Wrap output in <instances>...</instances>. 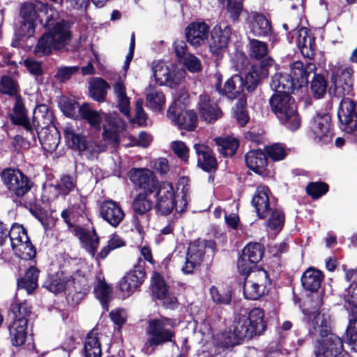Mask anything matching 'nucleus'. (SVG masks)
<instances>
[{"label":"nucleus","instance_id":"62","mask_svg":"<svg viewBox=\"0 0 357 357\" xmlns=\"http://www.w3.org/2000/svg\"><path fill=\"white\" fill-rule=\"evenodd\" d=\"M243 9L242 0H227V10L232 20H238Z\"/></svg>","mask_w":357,"mask_h":357},{"label":"nucleus","instance_id":"15","mask_svg":"<svg viewBox=\"0 0 357 357\" xmlns=\"http://www.w3.org/2000/svg\"><path fill=\"white\" fill-rule=\"evenodd\" d=\"M130 181L146 193L151 194L158 188V181L154 173L146 168H133L130 171Z\"/></svg>","mask_w":357,"mask_h":357},{"label":"nucleus","instance_id":"53","mask_svg":"<svg viewBox=\"0 0 357 357\" xmlns=\"http://www.w3.org/2000/svg\"><path fill=\"white\" fill-rule=\"evenodd\" d=\"M18 85L11 77L4 75L0 80V91L9 96H17Z\"/></svg>","mask_w":357,"mask_h":357},{"label":"nucleus","instance_id":"25","mask_svg":"<svg viewBox=\"0 0 357 357\" xmlns=\"http://www.w3.org/2000/svg\"><path fill=\"white\" fill-rule=\"evenodd\" d=\"M315 68L314 64L311 62L304 65L303 62L297 61L291 64L289 76L294 82L296 89L307 84L309 75L313 73Z\"/></svg>","mask_w":357,"mask_h":357},{"label":"nucleus","instance_id":"61","mask_svg":"<svg viewBox=\"0 0 357 357\" xmlns=\"http://www.w3.org/2000/svg\"><path fill=\"white\" fill-rule=\"evenodd\" d=\"M40 141L45 151L52 152L56 149L59 143V138L57 135L47 134L43 137H40Z\"/></svg>","mask_w":357,"mask_h":357},{"label":"nucleus","instance_id":"42","mask_svg":"<svg viewBox=\"0 0 357 357\" xmlns=\"http://www.w3.org/2000/svg\"><path fill=\"white\" fill-rule=\"evenodd\" d=\"M218 151L225 156H231L238 146V141L232 137H219L215 139Z\"/></svg>","mask_w":357,"mask_h":357},{"label":"nucleus","instance_id":"21","mask_svg":"<svg viewBox=\"0 0 357 357\" xmlns=\"http://www.w3.org/2000/svg\"><path fill=\"white\" fill-rule=\"evenodd\" d=\"M185 32L187 41L194 47H199L208 40L209 26L204 22H194L185 28Z\"/></svg>","mask_w":357,"mask_h":357},{"label":"nucleus","instance_id":"58","mask_svg":"<svg viewBox=\"0 0 357 357\" xmlns=\"http://www.w3.org/2000/svg\"><path fill=\"white\" fill-rule=\"evenodd\" d=\"M211 298L214 303L221 305L229 304L231 301V293L229 291H219L215 287L210 288Z\"/></svg>","mask_w":357,"mask_h":357},{"label":"nucleus","instance_id":"36","mask_svg":"<svg viewBox=\"0 0 357 357\" xmlns=\"http://www.w3.org/2000/svg\"><path fill=\"white\" fill-rule=\"evenodd\" d=\"M63 134L67 144L73 149L80 152L89 149V144L85 137L77 133L73 127L66 126L63 130Z\"/></svg>","mask_w":357,"mask_h":357},{"label":"nucleus","instance_id":"43","mask_svg":"<svg viewBox=\"0 0 357 357\" xmlns=\"http://www.w3.org/2000/svg\"><path fill=\"white\" fill-rule=\"evenodd\" d=\"M8 236L10 238L13 250L29 240L26 229L22 225L17 224L12 226L8 231Z\"/></svg>","mask_w":357,"mask_h":357},{"label":"nucleus","instance_id":"22","mask_svg":"<svg viewBox=\"0 0 357 357\" xmlns=\"http://www.w3.org/2000/svg\"><path fill=\"white\" fill-rule=\"evenodd\" d=\"M269 189L264 185L259 186L252 199V205L255 208L257 216L264 219L273 208L268 197Z\"/></svg>","mask_w":357,"mask_h":357},{"label":"nucleus","instance_id":"54","mask_svg":"<svg viewBox=\"0 0 357 357\" xmlns=\"http://www.w3.org/2000/svg\"><path fill=\"white\" fill-rule=\"evenodd\" d=\"M346 340L351 349L357 352V320H349L346 330Z\"/></svg>","mask_w":357,"mask_h":357},{"label":"nucleus","instance_id":"55","mask_svg":"<svg viewBox=\"0 0 357 357\" xmlns=\"http://www.w3.org/2000/svg\"><path fill=\"white\" fill-rule=\"evenodd\" d=\"M40 4L39 2L24 3L21 8L20 14L23 21L36 22L37 20V7Z\"/></svg>","mask_w":357,"mask_h":357},{"label":"nucleus","instance_id":"41","mask_svg":"<svg viewBox=\"0 0 357 357\" xmlns=\"http://www.w3.org/2000/svg\"><path fill=\"white\" fill-rule=\"evenodd\" d=\"M346 278L348 280L353 278L354 279L356 278L357 271H348L346 273ZM347 291V298H346V301L351 306V311L355 317L354 320H357V282L355 284H351Z\"/></svg>","mask_w":357,"mask_h":357},{"label":"nucleus","instance_id":"20","mask_svg":"<svg viewBox=\"0 0 357 357\" xmlns=\"http://www.w3.org/2000/svg\"><path fill=\"white\" fill-rule=\"evenodd\" d=\"M273 60L268 58L266 61L259 64L252 65L245 78L244 79V86L248 91H253L257 86L259 81L267 77L268 75V66H272Z\"/></svg>","mask_w":357,"mask_h":357},{"label":"nucleus","instance_id":"11","mask_svg":"<svg viewBox=\"0 0 357 357\" xmlns=\"http://www.w3.org/2000/svg\"><path fill=\"white\" fill-rule=\"evenodd\" d=\"M3 184L17 197H22L31 188L29 178L19 169H6L1 174Z\"/></svg>","mask_w":357,"mask_h":357},{"label":"nucleus","instance_id":"40","mask_svg":"<svg viewBox=\"0 0 357 357\" xmlns=\"http://www.w3.org/2000/svg\"><path fill=\"white\" fill-rule=\"evenodd\" d=\"M38 271L33 266L30 267L24 278L17 281L19 289H24L28 294H31L38 287Z\"/></svg>","mask_w":357,"mask_h":357},{"label":"nucleus","instance_id":"30","mask_svg":"<svg viewBox=\"0 0 357 357\" xmlns=\"http://www.w3.org/2000/svg\"><path fill=\"white\" fill-rule=\"evenodd\" d=\"M245 160L248 167L257 174L264 175L266 170L267 158L260 150H252L246 153Z\"/></svg>","mask_w":357,"mask_h":357},{"label":"nucleus","instance_id":"38","mask_svg":"<svg viewBox=\"0 0 357 357\" xmlns=\"http://www.w3.org/2000/svg\"><path fill=\"white\" fill-rule=\"evenodd\" d=\"M114 91L116 96L117 107L125 116L130 114V99L126 95V86L121 81L114 84Z\"/></svg>","mask_w":357,"mask_h":357},{"label":"nucleus","instance_id":"57","mask_svg":"<svg viewBox=\"0 0 357 357\" xmlns=\"http://www.w3.org/2000/svg\"><path fill=\"white\" fill-rule=\"evenodd\" d=\"M31 307L26 303H17L13 306L12 315L13 319L28 320L27 317L31 314Z\"/></svg>","mask_w":357,"mask_h":357},{"label":"nucleus","instance_id":"51","mask_svg":"<svg viewBox=\"0 0 357 357\" xmlns=\"http://www.w3.org/2000/svg\"><path fill=\"white\" fill-rule=\"evenodd\" d=\"M15 254L24 260H30L36 255V250L29 239L13 250Z\"/></svg>","mask_w":357,"mask_h":357},{"label":"nucleus","instance_id":"45","mask_svg":"<svg viewBox=\"0 0 357 357\" xmlns=\"http://www.w3.org/2000/svg\"><path fill=\"white\" fill-rule=\"evenodd\" d=\"M146 194L137 195L132 202V208L139 215L146 214L152 208L153 203L148 199Z\"/></svg>","mask_w":357,"mask_h":357},{"label":"nucleus","instance_id":"48","mask_svg":"<svg viewBox=\"0 0 357 357\" xmlns=\"http://www.w3.org/2000/svg\"><path fill=\"white\" fill-rule=\"evenodd\" d=\"M251 262L257 263L263 255L261 245L257 243H249L243 250L242 255Z\"/></svg>","mask_w":357,"mask_h":357},{"label":"nucleus","instance_id":"27","mask_svg":"<svg viewBox=\"0 0 357 357\" xmlns=\"http://www.w3.org/2000/svg\"><path fill=\"white\" fill-rule=\"evenodd\" d=\"M198 105L200 115L205 121L211 123L220 116L221 112L211 96L206 93L200 95Z\"/></svg>","mask_w":357,"mask_h":357},{"label":"nucleus","instance_id":"19","mask_svg":"<svg viewBox=\"0 0 357 357\" xmlns=\"http://www.w3.org/2000/svg\"><path fill=\"white\" fill-rule=\"evenodd\" d=\"M230 34L231 29L227 24L222 23L215 25L211 33L210 51L217 55L224 51L227 47Z\"/></svg>","mask_w":357,"mask_h":357},{"label":"nucleus","instance_id":"64","mask_svg":"<svg viewBox=\"0 0 357 357\" xmlns=\"http://www.w3.org/2000/svg\"><path fill=\"white\" fill-rule=\"evenodd\" d=\"M190 102V97L188 93L184 90H180L176 92L174 97V102L171 106H175V109L184 108Z\"/></svg>","mask_w":357,"mask_h":357},{"label":"nucleus","instance_id":"60","mask_svg":"<svg viewBox=\"0 0 357 357\" xmlns=\"http://www.w3.org/2000/svg\"><path fill=\"white\" fill-rule=\"evenodd\" d=\"M306 191L312 197L317 199L328 191V185L322 182L310 183L306 187Z\"/></svg>","mask_w":357,"mask_h":357},{"label":"nucleus","instance_id":"2","mask_svg":"<svg viewBox=\"0 0 357 357\" xmlns=\"http://www.w3.org/2000/svg\"><path fill=\"white\" fill-rule=\"evenodd\" d=\"M156 211L162 215H167L174 209L177 213H183L187 208L190 199V185L188 177H181L177 183L176 195L171 183L162 182L157 188Z\"/></svg>","mask_w":357,"mask_h":357},{"label":"nucleus","instance_id":"33","mask_svg":"<svg viewBox=\"0 0 357 357\" xmlns=\"http://www.w3.org/2000/svg\"><path fill=\"white\" fill-rule=\"evenodd\" d=\"M294 84L289 74L276 73L272 77L271 87L275 93H293L296 90Z\"/></svg>","mask_w":357,"mask_h":357},{"label":"nucleus","instance_id":"59","mask_svg":"<svg viewBox=\"0 0 357 357\" xmlns=\"http://www.w3.org/2000/svg\"><path fill=\"white\" fill-rule=\"evenodd\" d=\"M171 148L182 161L188 162L189 158V149L182 141H174L171 144Z\"/></svg>","mask_w":357,"mask_h":357},{"label":"nucleus","instance_id":"50","mask_svg":"<svg viewBox=\"0 0 357 357\" xmlns=\"http://www.w3.org/2000/svg\"><path fill=\"white\" fill-rule=\"evenodd\" d=\"M326 82L321 75H315L312 83L311 91L314 98H321L326 91Z\"/></svg>","mask_w":357,"mask_h":357},{"label":"nucleus","instance_id":"14","mask_svg":"<svg viewBox=\"0 0 357 357\" xmlns=\"http://www.w3.org/2000/svg\"><path fill=\"white\" fill-rule=\"evenodd\" d=\"M343 350V342L334 333L321 336L314 347L316 357H337Z\"/></svg>","mask_w":357,"mask_h":357},{"label":"nucleus","instance_id":"17","mask_svg":"<svg viewBox=\"0 0 357 357\" xmlns=\"http://www.w3.org/2000/svg\"><path fill=\"white\" fill-rule=\"evenodd\" d=\"M167 115L181 129L191 131L197 127V116L193 110H185L183 108L175 109V106H170Z\"/></svg>","mask_w":357,"mask_h":357},{"label":"nucleus","instance_id":"29","mask_svg":"<svg viewBox=\"0 0 357 357\" xmlns=\"http://www.w3.org/2000/svg\"><path fill=\"white\" fill-rule=\"evenodd\" d=\"M194 149L197 155V164L200 168L206 172L215 169L216 159L207 146L202 144H195Z\"/></svg>","mask_w":357,"mask_h":357},{"label":"nucleus","instance_id":"44","mask_svg":"<svg viewBox=\"0 0 357 357\" xmlns=\"http://www.w3.org/2000/svg\"><path fill=\"white\" fill-rule=\"evenodd\" d=\"M112 291V287L106 284L104 280L98 279L97 284L94 288V294L106 310H107V302L109 301Z\"/></svg>","mask_w":357,"mask_h":357},{"label":"nucleus","instance_id":"32","mask_svg":"<svg viewBox=\"0 0 357 357\" xmlns=\"http://www.w3.org/2000/svg\"><path fill=\"white\" fill-rule=\"evenodd\" d=\"M250 31L255 36H265L271 31L270 22L263 15L254 13L249 17Z\"/></svg>","mask_w":357,"mask_h":357},{"label":"nucleus","instance_id":"63","mask_svg":"<svg viewBox=\"0 0 357 357\" xmlns=\"http://www.w3.org/2000/svg\"><path fill=\"white\" fill-rule=\"evenodd\" d=\"M58 187L63 194L67 195L76 187L75 178L68 175H64L61 178Z\"/></svg>","mask_w":357,"mask_h":357},{"label":"nucleus","instance_id":"10","mask_svg":"<svg viewBox=\"0 0 357 357\" xmlns=\"http://www.w3.org/2000/svg\"><path fill=\"white\" fill-rule=\"evenodd\" d=\"M152 70L158 84L170 87L177 85L185 73V70L177 68L172 63L162 61L153 62Z\"/></svg>","mask_w":357,"mask_h":357},{"label":"nucleus","instance_id":"34","mask_svg":"<svg viewBox=\"0 0 357 357\" xmlns=\"http://www.w3.org/2000/svg\"><path fill=\"white\" fill-rule=\"evenodd\" d=\"M322 273L313 268L307 269L301 278L303 287L307 291H317L323 280Z\"/></svg>","mask_w":357,"mask_h":357},{"label":"nucleus","instance_id":"8","mask_svg":"<svg viewBox=\"0 0 357 357\" xmlns=\"http://www.w3.org/2000/svg\"><path fill=\"white\" fill-rule=\"evenodd\" d=\"M314 305L312 306L310 311L304 310L303 312L307 317L309 324V333L310 334L319 333V335L326 336L332 334L331 317L330 315L321 311H319L322 305V298L321 295L317 294Z\"/></svg>","mask_w":357,"mask_h":357},{"label":"nucleus","instance_id":"26","mask_svg":"<svg viewBox=\"0 0 357 357\" xmlns=\"http://www.w3.org/2000/svg\"><path fill=\"white\" fill-rule=\"evenodd\" d=\"M296 43L303 56L312 59L314 56L316 44L315 38L305 27H301L295 31Z\"/></svg>","mask_w":357,"mask_h":357},{"label":"nucleus","instance_id":"3","mask_svg":"<svg viewBox=\"0 0 357 357\" xmlns=\"http://www.w3.org/2000/svg\"><path fill=\"white\" fill-rule=\"evenodd\" d=\"M80 116L96 129L100 130L103 119L104 137L116 144L119 142V133L125 128L126 123L116 113L107 114L93 109L89 104H83L79 108Z\"/></svg>","mask_w":357,"mask_h":357},{"label":"nucleus","instance_id":"13","mask_svg":"<svg viewBox=\"0 0 357 357\" xmlns=\"http://www.w3.org/2000/svg\"><path fill=\"white\" fill-rule=\"evenodd\" d=\"M331 119L327 113H317L310 122V128L314 140L319 143L327 144L332 139L331 130Z\"/></svg>","mask_w":357,"mask_h":357},{"label":"nucleus","instance_id":"28","mask_svg":"<svg viewBox=\"0 0 357 357\" xmlns=\"http://www.w3.org/2000/svg\"><path fill=\"white\" fill-rule=\"evenodd\" d=\"M10 118L13 123L20 125L27 132L33 133V126L27 118L26 111L20 96H15V102L13 106V113L10 114Z\"/></svg>","mask_w":357,"mask_h":357},{"label":"nucleus","instance_id":"16","mask_svg":"<svg viewBox=\"0 0 357 357\" xmlns=\"http://www.w3.org/2000/svg\"><path fill=\"white\" fill-rule=\"evenodd\" d=\"M145 272L141 260L134 268L127 273L119 282L121 291L125 296H129L133 294L144 282Z\"/></svg>","mask_w":357,"mask_h":357},{"label":"nucleus","instance_id":"23","mask_svg":"<svg viewBox=\"0 0 357 357\" xmlns=\"http://www.w3.org/2000/svg\"><path fill=\"white\" fill-rule=\"evenodd\" d=\"M100 213L101 217L114 227H117L125 216L121 206L112 200H106L102 203Z\"/></svg>","mask_w":357,"mask_h":357},{"label":"nucleus","instance_id":"5","mask_svg":"<svg viewBox=\"0 0 357 357\" xmlns=\"http://www.w3.org/2000/svg\"><path fill=\"white\" fill-rule=\"evenodd\" d=\"M45 26L50 31L39 39L34 52L38 56L49 54L54 49L63 47L70 38V33L63 21H56L47 16Z\"/></svg>","mask_w":357,"mask_h":357},{"label":"nucleus","instance_id":"9","mask_svg":"<svg viewBox=\"0 0 357 357\" xmlns=\"http://www.w3.org/2000/svg\"><path fill=\"white\" fill-rule=\"evenodd\" d=\"M271 281L268 273L258 269L250 273L245 278L243 294L246 299L257 300L268 294Z\"/></svg>","mask_w":357,"mask_h":357},{"label":"nucleus","instance_id":"4","mask_svg":"<svg viewBox=\"0 0 357 357\" xmlns=\"http://www.w3.org/2000/svg\"><path fill=\"white\" fill-rule=\"evenodd\" d=\"M174 321L167 317L150 319L146 328V338L142 348V351L146 354H153L158 347L171 342L174 340Z\"/></svg>","mask_w":357,"mask_h":357},{"label":"nucleus","instance_id":"35","mask_svg":"<svg viewBox=\"0 0 357 357\" xmlns=\"http://www.w3.org/2000/svg\"><path fill=\"white\" fill-rule=\"evenodd\" d=\"M77 232L82 246L92 257H94L99 245V238L96 231L80 228Z\"/></svg>","mask_w":357,"mask_h":357},{"label":"nucleus","instance_id":"7","mask_svg":"<svg viewBox=\"0 0 357 357\" xmlns=\"http://www.w3.org/2000/svg\"><path fill=\"white\" fill-rule=\"evenodd\" d=\"M45 286L50 291L54 294L64 291L82 292L87 290L89 287L87 276L81 270L69 275H66L63 273H57L50 278Z\"/></svg>","mask_w":357,"mask_h":357},{"label":"nucleus","instance_id":"18","mask_svg":"<svg viewBox=\"0 0 357 357\" xmlns=\"http://www.w3.org/2000/svg\"><path fill=\"white\" fill-rule=\"evenodd\" d=\"M217 82L215 89L220 94L225 96L230 100H234L241 95L243 92L244 86V79L241 75H235L229 78L224 84V87L221 88L222 76L219 73L215 75Z\"/></svg>","mask_w":357,"mask_h":357},{"label":"nucleus","instance_id":"56","mask_svg":"<svg viewBox=\"0 0 357 357\" xmlns=\"http://www.w3.org/2000/svg\"><path fill=\"white\" fill-rule=\"evenodd\" d=\"M267 155L275 161L282 160L287 155L284 146L281 144H274L266 147Z\"/></svg>","mask_w":357,"mask_h":357},{"label":"nucleus","instance_id":"31","mask_svg":"<svg viewBox=\"0 0 357 357\" xmlns=\"http://www.w3.org/2000/svg\"><path fill=\"white\" fill-rule=\"evenodd\" d=\"M28 320L13 319L8 326L11 342L15 347L22 345L26 338Z\"/></svg>","mask_w":357,"mask_h":357},{"label":"nucleus","instance_id":"24","mask_svg":"<svg viewBox=\"0 0 357 357\" xmlns=\"http://www.w3.org/2000/svg\"><path fill=\"white\" fill-rule=\"evenodd\" d=\"M206 245L201 242H194L188 248L185 265L182 271L185 274L193 273L197 266L203 261Z\"/></svg>","mask_w":357,"mask_h":357},{"label":"nucleus","instance_id":"49","mask_svg":"<svg viewBox=\"0 0 357 357\" xmlns=\"http://www.w3.org/2000/svg\"><path fill=\"white\" fill-rule=\"evenodd\" d=\"M268 53V47L266 43L256 39H250L249 54L256 59H261Z\"/></svg>","mask_w":357,"mask_h":357},{"label":"nucleus","instance_id":"46","mask_svg":"<svg viewBox=\"0 0 357 357\" xmlns=\"http://www.w3.org/2000/svg\"><path fill=\"white\" fill-rule=\"evenodd\" d=\"M165 103L164 94L155 89H150L146 94V104L154 111H160Z\"/></svg>","mask_w":357,"mask_h":357},{"label":"nucleus","instance_id":"47","mask_svg":"<svg viewBox=\"0 0 357 357\" xmlns=\"http://www.w3.org/2000/svg\"><path fill=\"white\" fill-rule=\"evenodd\" d=\"M152 291L158 299L167 298L168 290L163 278L158 273H154L152 277Z\"/></svg>","mask_w":357,"mask_h":357},{"label":"nucleus","instance_id":"12","mask_svg":"<svg viewBox=\"0 0 357 357\" xmlns=\"http://www.w3.org/2000/svg\"><path fill=\"white\" fill-rule=\"evenodd\" d=\"M337 116L345 132L357 135V109L352 100L346 98L341 100Z\"/></svg>","mask_w":357,"mask_h":357},{"label":"nucleus","instance_id":"39","mask_svg":"<svg viewBox=\"0 0 357 357\" xmlns=\"http://www.w3.org/2000/svg\"><path fill=\"white\" fill-rule=\"evenodd\" d=\"M33 119L38 126L46 128L53 123V113L46 105L42 104L34 109Z\"/></svg>","mask_w":357,"mask_h":357},{"label":"nucleus","instance_id":"1","mask_svg":"<svg viewBox=\"0 0 357 357\" xmlns=\"http://www.w3.org/2000/svg\"><path fill=\"white\" fill-rule=\"evenodd\" d=\"M266 328L264 310L254 307L246 314L236 317L232 325L219 335L218 340L222 347H231L262 335Z\"/></svg>","mask_w":357,"mask_h":357},{"label":"nucleus","instance_id":"52","mask_svg":"<svg viewBox=\"0 0 357 357\" xmlns=\"http://www.w3.org/2000/svg\"><path fill=\"white\" fill-rule=\"evenodd\" d=\"M271 216L268 220L267 226L272 230L279 231L283 227L284 222V215L279 209H272L271 211Z\"/></svg>","mask_w":357,"mask_h":357},{"label":"nucleus","instance_id":"37","mask_svg":"<svg viewBox=\"0 0 357 357\" xmlns=\"http://www.w3.org/2000/svg\"><path fill=\"white\" fill-rule=\"evenodd\" d=\"M84 351L86 357H101L102 349L100 337L96 331H91L84 342Z\"/></svg>","mask_w":357,"mask_h":357},{"label":"nucleus","instance_id":"6","mask_svg":"<svg viewBox=\"0 0 357 357\" xmlns=\"http://www.w3.org/2000/svg\"><path fill=\"white\" fill-rule=\"evenodd\" d=\"M269 102L279 121L289 130L294 131L301 126V119L290 93H275Z\"/></svg>","mask_w":357,"mask_h":357}]
</instances>
